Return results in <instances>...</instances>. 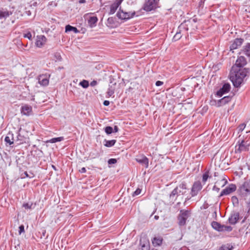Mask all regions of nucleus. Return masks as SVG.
Masks as SVG:
<instances>
[{
  "label": "nucleus",
  "mask_w": 250,
  "mask_h": 250,
  "mask_svg": "<svg viewBox=\"0 0 250 250\" xmlns=\"http://www.w3.org/2000/svg\"><path fill=\"white\" fill-rule=\"evenodd\" d=\"M248 71L246 69H240L235 74L230 76V79L235 87H240L244 81V78L247 76Z\"/></svg>",
  "instance_id": "obj_1"
},
{
  "label": "nucleus",
  "mask_w": 250,
  "mask_h": 250,
  "mask_svg": "<svg viewBox=\"0 0 250 250\" xmlns=\"http://www.w3.org/2000/svg\"><path fill=\"white\" fill-rule=\"evenodd\" d=\"M250 143L248 141L244 140L239 141L235 146L236 153H241L242 152L248 151L249 149Z\"/></svg>",
  "instance_id": "obj_2"
},
{
  "label": "nucleus",
  "mask_w": 250,
  "mask_h": 250,
  "mask_svg": "<svg viewBox=\"0 0 250 250\" xmlns=\"http://www.w3.org/2000/svg\"><path fill=\"white\" fill-rule=\"evenodd\" d=\"M211 226L215 230L219 232H230L232 230V228L231 226L221 225L216 221L212 222Z\"/></svg>",
  "instance_id": "obj_3"
},
{
  "label": "nucleus",
  "mask_w": 250,
  "mask_h": 250,
  "mask_svg": "<svg viewBox=\"0 0 250 250\" xmlns=\"http://www.w3.org/2000/svg\"><path fill=\"white\" fill-rule=\"evenodd\" d=\"M190 211L188 210H181L178 216V224L180 226L186 225L188 218L190 216Z\"/></svg>",
  "instance_id": "obj_4"
},
{
  "label": "nucleus",
  "mask_w": 250,
  "mask_h": 250,
  "mask_svg": "<svg viewBox=\"0 0 250 250\" xmlns=\"http://www.w3.org/2000/svg\"><path fill=\"white\" fill-rule=\"evenodd\" d=\"M135 15V11L125 12L122 10H120L117 13L118 18L121 20H127L133 18Z\"/></svg>",
  "instance_id": "obj_5"
},
{
  "label": "nucleus",
  "mask_w": 250,
  "mask_h": 250,
  "mask_svg": "<svg viewBox=\"0 0 250 250\" xmlns=\"http://www.w3.org/2000/svg\"><path fill=\"white\" fill-rule=\"evenodd\" d=\"M159 0H147L145 3L144 9L146 11H150L157 8Z\"/></svg>",
  "instance_id": "obj_6"
},
{
  "label": "nucleus",
  "mask_w": 250,
  "mask_h": 250,
  "mask_svg": "<svg viewBox=\"0 0 250 250\" xmlns=\"http://www.w3.org/2000/svg\"><path fill=\"white\" fill-rule=\"evenodd\" d=\"M240 194L242 197H246L250 194V183L247 182L244 183L239 188Z\"/></svg>",
  "instance_id": "obj_7"
},
{
  "label": "nucleus",
  "mask_w": 250,
  "mask_h": 250,
  "mask_svg": "<svg viewBox=\"0 0 250 250\" xmlns=\"http://www.w3.org/2000/svg\"><path fill=\"white\" fill-rule=\"evenodd\" d=\"M202 188V186L200 181H196L194 183L191 189L190 194L192 197H194L197 195L199 191Z\"/></svg>",
  "instance_id": "obj_8"
},
{
  "label": "nucleus",
  "mask_w": 250,
  "mask_h": 250,
  "mask_svg": "<svg viewBox=\"0 0 250 250\" xmlns=\"http://www.w3.org/2000/svg\"><path fill=\"white\" fill-rule=\"evenodd\" d=\"M236 189V186L235 185L231 184L229 185L228 187H226L224 189H223L221 192L220 193V196H223L224 195H229L230 193L233 192L235 191Z\"/></svg>",
  "instance_id": "obj_9"
},
{
  "label": "nucleus",
  "mask_w": 250,
  "mask_h": 250,
  "mask_svg": "<svg viewBox=\"0 0 250 250\" xmlns=\"http://www.w3.org/2000/svg\"><path fill=\"white\" fill-rule=\"evenodd\" d=\"M230 89V85L228 83H225L222 88H221L217 92V95L219 97H222L224 94H226V93H228Z\"/></svg>",
  "instance_id": "obj_10"
},
{
  "label": "nucleus",
  "mask_w": 250,
  "mask_h": 250,
  "mask_svg": "<svg viewBox=\"0 0 250 250\" xmlns=\"http://www.w3.org/2000/svg\"><path fill=\"white\" fill-rule=\"evenodd\" d=\"M46 38L44 35H38L36 37L35 44L37 47L41 48L46 42Z\"/></svg>",
  "instance_id": "obj_11"
},
{
  "label": "nucleus",
  "mask_w": 250,
  "mask_h": 250,
  "mask_svg": "<svg viewBox=\"0 0 250 250\" xmlns=\"http://www.w3.org/2000/svg\"><path fill=\"white\" fill-rule=\"evenodd\" d=\"M243 42V39L241 38H237L235 39L230 45V50L233 51V50L237 49L239 46H240L242 44Z\"/></svg>",
  "instance_id": "obj_12"
},
{
  "label": "nucleus",
  "mask_w": 250,
  "mask_h": 250,
  "mask_svg": "<svg viewBox=\"0 0 250 250\" xmlns=\"http://www.w3.org/2000/svg\"><path fill=\"white\" fill-rule=\"evenodd\" d=\"M141 248L139 250H150L149 241L146 239H141L140 241Z\"/></svg>",
  "instance_id": "obj_13"
},
{
  "label": "nucleus",
  "mask_w": 250,
  "mask_h": 250,
  "mask_svg": "<svg viewBox=\"0 0 250 250\" xmlns=\"http://www.w3.org/2000/svg\"><path fill=\"white\" fill-rule=\"evenodd\" d=\"M21 111L22 115L29 116L32 113V107L30 105L24 104L21 107Z\"/></svg>",
  "instance_id": "obj_14"
},
{
  "label": "nucleus",
  "mask_w": 250,
  "mask_h": 250,
  "mask_svg": "<svg viewBox=\"0 0 250 250\" xmlns=\"http://www.w3.org/2000/svg\"><path fill=\"white\" fill-rule=\"evenodd\" d=\"M123 0H115L113 3L110 6L109 14L112 15L115 13L119 5L121 4Z\"/></svg>",
  "instance_id": "obj_15"
},
{
  "label": "nucleus",
  "mask_w": 250,
  "mask_h": 250,
  "mask_svg": "<svg viewBox=\"0 0 250 250\" xmlns=\"http://www.w3.org/2000/svg\"><path fill=\"white\" fill-rule=\"evenodd\" d=\"M49 76L47 75H40L38 78L39 83L42 86H46L49 83Z\"/></svg>",
  "instance_id": "obj_16"
},
{
  "label": "nucleus",
  "mask_w": 250,
  "mask_h": 250,
  "mask_svg": "<svg viewBox=\"0 0 250 250\" xmlns=\"http://www.w3.org/2000/svg\"><path fill=\"white\" fill-rule=\"evenodd\" d=\"M136 161L142 165H144L146 168L148 167L149 162L148 159L145 155H142L136 158Z\"/></svg>",
  "instance_id": "obj_17"
},
{
  "label": "nucleus",
  "mask_w": 250,
  "mask_h": 250,
  "mask_svg": "<svg viewBox=\"0 0 250 250\" xmlns=\"http://www.w3.org/2000/svg\"><path fill=\"white\" fill-rule=\"evenodd\" d=\"M239 219V213L238 212H234L231 214L229 218V222L231 225L235 224Z\"/></svg>",
  "instance_id": "obj_18"
},
{
  "label": "nucleus",
  "mask_w": 250,
  "mask_h": 250,
  "mask_svg": "<svg viewBox=\"0 0 250 250\" xmlns=\"http://www.w3.org/2000/svg\"><path fill=\"white\" fill-rule=\"evenodd\" d=\"M247 63L246 60L244 57H238L235 62V65L238 67H242Z\"/></svg>",
  "instance_id": "obj_19"
},
{
  "label": "nucleus",
  "mask_w": 250,
  "mask_h": 250,
  "mask_svg": "<svg viewBox=\"0 0 250 250\" xmlns=\"http://www.w3.org/2000/svg\"><path fill=\"white\" fill-rule=\"evenodd\" d=\"M176 188L178 189L177 190L178 195H183L186 192L187 185L185 183H181Z\"/></svg>",
  "instance_id": "obj_20"
},
{
  "label": "nucleus",
  "mask_w": 250,
  "mask_h": 250,
  "mask_svg": "<svg viewBox=\"0 0 250 250\" xmlns=\"http://www.w3.org/2000/svg\"><path fill=\"white\" fill-rule=\"evenodd\" d=\"M98 18L96 16L90 17L87 20L88 24L91 28H93L96 25L98 21Z\"/></svg>",
  "instance_id": "obj_21"
},
{
  "label": "nucleus",
  "mask_w": 250,
  "mask_h": 250,
  "mask_svg": "<svg viewBox=\"0 0 250 250\" xmlns=\"http://www.w3.org/2000/svg\"><path fill=\"white\" fill-rule=\"evenodd\" d=\"M15 139L14 138L13 134L9 133L5 137L4 141L6 144L11 145L14 143V141H15Z\"/></svg>",
  "instance_id": "obj_22"
},
{
  "label": "nucleus",
  "mask_w": 250,
  "mask_h": 250,
  "mask_svg": "<svg viewBox=\"0 0 250 250\" xmlns=\"http://www.w3.org/2000/svg\"><path fill=\"white\" fill-rule=\"evenodd\" d=\"M231 99V97L230 96H225L223 97L218 101L217 103L218 106H222L227 104L230 101Z\"/></svg>",
  "instance_id": "obj_23"
},
{
  "label": "nucleus",
  "mask_w": 250,
  "mask_h": 250,
  "mask_svg": "<svg viewBox=\"0 0 250 250\" xmlns=\"http://www.w3.org/2000/svg\"><path fill=\"white\" fill-rule=\"evenodd\" d=\"M12 14V12L3 9H0V20L6 19Z\"/></svg>",
  "instance_id": "obj_24"
},
{
  "label": "nucleus",
  "mask_w": 250,
  "mask_h": 250,
  "mask_svg": "<svg viewBox=\"0 0 250 250\" xmlns=\"http://www.w3.org/2000/svg\"><path fill=\"white\" fill-rule=\"evenodd\" d=\"M163 241V238L161 237H155L152 240V243L154 247L160 246Z\"/></svg>",
  "instance_id": "obj_25"
},
{
  "label": "nucleus",
  "mask_w": 250,
  "mask_h": 250,
  "mask_svg": "<svg viewBox=\"0 0 250 250\" xmlns=\"http://www.w3.org/2000/svg\"><path fill=\"white\" fill-rule=\"evenodd\" d=\"M21 128H20L19 130V131L16 132L17 136H16V139H15V140H16L15 141L19 142L18 143V144L22 143L23 142L25 141V138H24V137L20 134V132L21 131Z\"/></svg>",
  "instance_id": "obj_26"
},
{
  "label": "nucleus",
  "mask_w": 250,
  "mask_h": 250,
  "mask_svg": "<svg viewBox=\"0 0 250 250\" xmlns=\"http://www.w3.org/2000/svg\"><path fill=\"white\" fill-rule=\"evenodd\" d=\"M242 51L245 55L250 57V43H248L243 47Z\"/></svg>",
  "instance_id": "obj_27"
},
{
  "label": "nucleus",
  "mask_w": 250,
  "mask_h": 250,
  "mask_svg": "<svg viewBox=\"0 0 250 250\" xmlns=\"http://www.w3.org/2000/svg\"><path fill=\"white\" fill-rule=\"evenodd\" d=\"M65 32H70V31H73L75 33H78L79 32V31L78 30V29L76 27H73L70 25H67L65 26Z\"/></svg>",
  "instance_id": "obj_28"
},
{
  "label": "nucleus",
  "mask_w": 250,
  "mask_h": 250,
  "mask_svg": "<svg viewBox=\"0 0 250 250\" xmlns=\"http://www.w3.org/2000/svg\"><path fill=\"white\" fill-rule=\"evenodd\" d=\"M178 189V188H176L172 191V192H171V193L169 195V198L170 199L172 200H175L177 197L178 195V192H177V190Z\"/></svg>",
  "instance_id": "obj_29"
},
{
  "label": "nucleus",
  "mask_w": 250,
  "mask_h": 250,
  "mask_svg": "<svg viewBox=\"0 0 250 250\" xmlns=\"http://www.w3.org/2000/svg\"><path fill=\"white\" fill-rule=\"evenodd\" d=\"M105 144L104 145L108 147H111L113 146L116 142L115 140H104Z\"/></svg>",
  "instance_id": "obj_30"
},
{
  "label": "nucleus",
  "mask_w": 250,
  "mask_h": 250,
  "mask_svg": "<svg viewBox=\"0 0 250 250\" xmlns=\"http://www.w3.org/2000/svg\"><path fill=\"white\" fill-rule=\"evenodd\" d=\"M79 85L84 88H87L89 86V83L88 81L83 80L79 83Z\"/></svg>",
  "instance_id": "obj_31"
},
{
  "label": "nucleus",
  "mask_w": 250,
  "mask_h": 250,
  "mask_svg": "<svg viewBox=\"0 0 250 250\" xmlns=\"http://www.w3.org/2000/svg\"><path fill=\"white\" fill-rule=\"evenodd\" d=\"M64 138L63 137H59L57 138H53L49 141V142L51 143H55L58 142H61L63 140Z\"/></svg>",
  "instance_id": "obj_32"
},
{
  "label": "nucleus",
  "mask_w": 250,
  "mask_h": 250,
  "mask_svg": "<svg viewBox=\"0 0 250 250\" xmlns=\"http://www.w3.org/2000/svg\"><path fill=\"white\" fill-rule=\"evenodd\" d=\"M246 125L245 123L240 124L237 127L238 133H240L242 132L246 127Z\"/></svg>",
  "instance_id": "obj_33"
},
{
  "label": "nucleus",
  "mask_w": 250,
  "mask_h": 250,
  "mask_svg": "<svg viewBox=\"0 0 250 250\" xmlns=\"http://www.w3.org/2000/svg\"><path fill=\"white\" fill-rule=\"evenodd\" d=\"M104 131L106 134H110L113 132V129L112 127L108 126L105 127Z\"/></svg>",
  "instance_id": "obj_34"
},
{
  "label": "nucleus",
  "mask_w": 250,
  "mask_h": 250,
  "mask_svg": "<svg viewBox=\"0 0 250 250\" xmlns=\"http://www.w3.org/2000/svg\"><path fill=\"white\" fill-rule=\"evenodd\" d=\"M232 247L229 245L222 246L219 250H231Z\"/></svg>",
  "instance_id": "obj_35"
},
{
  "label": "nucleus",
  "mask_w": 250,
  "mask_h": 250,
  "mask_svg": "<svg viewBox=\"0 0 250 250\" xmlns=\"http://www.w3.org/2000/svg\"><path fill=\"white\" fill-rule=\"evenodd\" d=\"M114 93V88L110 86L107 92V95L109 97L111 96Z\"/></svg>",
  "instance_id": "obj_36"
},
{
  "label": "nucleus",
  "mask_w": 250,
  "mask_h": 250,
  "mask_svg": "<svg viewBox=\"0 0 250 250\" xmlns=\"http://www.w3.org/2000/svg\"><path fill=\"white\" fill-rule=\"evenodd\" d=\"M208 171L206 172L203 175V178H202V181L204 183H205L206 181H207L208 178Z\"/></svg>",
  "instance_id": "obj_37"
},
{
  "label": "nucleus",
  "mask_w": 250,
  "mask_h": 250,
  "mask_svg": "<svg viewBox=\"0 0 250 250\" xmlns=\"http://www.w3.org/2000/svg\"><path fill=\"white\" fill-rule=\"evenodd\" d=\"M182 36L180 32H177L176 34L173 37V39L174 41H177L181 38Z\"/></svg>",
  "instance_id": "obj_38"
},
{
  "label": "nucleus",
  "mask_w": 250,
  "mask_h": 250,
  "mask_svg": "<svg viewBox=\"0 0 250 250\" xmlns=\"http://www.w3.org/2000/svg\"><path fill=\"white\" fill-rule=\"evenodd\" d=\"M32 207V203H25L23 205V207H24L25 209H32L33 208Z\"/></svg>",
  "instance_id": "obj_39"
},
{
  "label": "nucleus",
  "mask_w": 250,
  "mask_h": 250,
  "mask_svg": "<svg viewBox=\"0 0 250 250\" xmlns=\"http://www.w3.org/2000/svg\"><path fill=\"white\" fill-rule=\"evenodd\" d=\"M231 201L234 205H237L238 204V200L236 196H232L231 197Z\"/></svg>",
  "instance_id": "obj_40"
},
{
  "label": "nucleus",
  "mask_w": 250,
  "mask_h": 250,
  "mask_svg": "<svg viewBox=\"0 0 250 250\" xmlns=\"http://www.w3.org/2000/svg\"><path fill=\"white\" fill-rule=\"evenodd\" d=\"M23 37L25 38L28 39L29 40H32V34L30 32L26 34H24Z\"/></svg>",
  "instance_id": "obj_41"
},
{
  "label": "nucleus",
  "mask_w": 250,
  "mask_h": 250,
  "mask_svg": "<svg viewBox=\"0 0 250 250\" xmlns=\"http://www.w3.org/2000/svg\"><path fill=\"white\" fill-rule=\"evenodd\" d=\"M117 161L116 159L111 158L108 160V165L115 164L117 163Z\"/></svg>",
  "instance_id": "obj_42"
},
{
  "label": "nucleus",
  "mask_w": 250,
  "mask_h": 250,
  "mask_svg": "<svg viewBox=\"0 0 250 250\" xmlns=\"http://www.w3.org/2000/svg\"><path fill=\"white\" fill-rule=\"evenodd\" d=\"M141 189L138 188L134 192H133L132 196L134 197L138 195L141 193Z\"/></svg>",
  "instance_id": "obj_43"
},
{
  "label": "nucleus",
  "mask_w": 250,
  "mask_h": 250,
  "mask_svg": "<svg viewBox=\"0 0 250 250\" xmlns=\"http://www.w3.org/2000/svg\"><path fill=\"white\" fill-rule=\"evenodd\" d=\"M24 231V227L23 225H21L19 227V234H21V233L23 232Z\"/></svg>",
  "instance_id": "obj_44"
},
{
  "label": "nucleus",
  "mask_w": 250,
  "mask_h": 250,
  "mask_svg": "<svg viewBox=\"0 0 250 250\" xmlns=\"http://www.w3.org/2000/svg\"><path fill=\"white\" fill-rule=\"evenodd\" d=\"M220 182L222 183V187H224L227 183V180H226L225 179H222L220 182L218 181L217 182V184H219Z\"/></svg>",
  "instance_id": "obj_45"
},
{
  "label": "nucleus",
  "mask_w": 250,
  "mask_h": 250,
  "mask_svg": "<svg viewBox=\"0 0 250 250\" xmlns=\"http://www.w3.org/2000/svg\"><path fill=\"white\" fill-rule=\"evenodd\" d=\"M163 84V82H162V81H158L155 83V85L157 86H161V85H162Z\"/></svg>",
  "instance_id": "obj_46"
},
{
  "label": "nucleus",
  "mask_w": 250,
  "mask_h": 250,
  "mask_svg": "<svg viewBox=\"0 0 250 250\" xmlns=\"http://www.w3.org/2000/svg\"><path fill=\"white\" fill-rule=\"evenodd\" d=\"M79 171L82 173H84L86 172V169L85 167H82L81 169L79 170Z\"/></svg>",
  "instance_id": "obj_47"
},
{
  "label": "nucleus",
  "mask_w": 250,
  "mask_h": 250,
  "mask_svg": "<svg viewBox=\"0 0 250 250\" xmlns=\"http://www.w3.org/2000/svg\"><path fill=\"white\" fill-rule=\"evenodd\" d=\"M97 81H93L92 82H91L90 85L92 86H94L96 85L97 84Z\"/></svg>",
  "instance_id": "obj_48"
},
{
  "label": "nucleus",
  "mask_w": 250,
  "mask_h": 250,
  "mask_svg": "<svg viewBox=\"0 0 250 250\" xmlns=\"http://www.w3.org/2000/svg\"><path fill=\"white\" fill-rule=\"evenodd\" d=\"M213 190H214V191H216L217 192H218L220 190V188L217 187L215 185L214 186V187H213Z\"/></svg>",
  "instance_id": "obj_49"
},
{
  "label": "nucleus",
  "mask_w": 250,
  "mask_h": 250,
  "mask_svg": "<svg viewBox=\"0 0 250 250\" xmlns=\"http://www.w3.org/2000/svg\"><path fill=\"white\" fill-rule=\"evenodd\" d=\"M109 104V102L107 100H105L103 103L104 105L105 106H108Z\"/></svg>",
  "instance_id": "obj_50"
},
{
  "label": "nucleus",
  "mask_w": 250,
  "mask_h": 250,
  "mask_svg": "<svg viewBox=\"0 0 250 250\" xmlns=\"http://www.w3.org/2000/svg\"><path fill=\"white\" fill-rule=\"evenodd\" d=\"M113 132H117L118 131V127L117 125L114 126Z\"/></svg>",
  "instance_id": "obj_51"
},
{
  "label": "nucleus",
  "mask_w": 250,
  "mask_h": 250,
  "mask_svg": "<svg viewBox=\"0 0 250 250\" xmlns=\"http://www.w3.org/2000/svg\"><path fill=\"white\" fill-rule=\"evenodd\" d=\"M85 2V0H79V3H84Z\"/></svg>",
  "instance_id": "obj_52"
},
{
  "label": "nucleus",
  "mask_w": 250,
  "mask_h": 250,
  "mask_svg": "<svg viewBox=\"0 0 250 250\" xmlns=\"http://www.w3.org/2000/svg\"><path fill=\"white\" fill-rule=\"evenodd\" d=\"M52 168H53L54 170H56V167H55L54 166H53V165H52Z\"/></svg>",
  "instance_id": "obj_53"
},
{
  "label": "nucleus",
  "mask_w": 250,
  "mask_h": 250,
  "mask_svg": "<svg viewBox=\"0 0 250 250\" xmlns=\"http://www.w3.org/2000/svg\"><path fill=\"white\" fill-rule=\"evenodd\" d=\"M154 218L156 219H158L159 218V216L156 215V216H155Z\"/></svg>",
  "instance_id": "obj_54"
},
{
  "label": "nucleus",
  "mask_w": 250,
  "mask_h": 250,
  "mask_svg": "<svg viewBox=\"0 0 250 250\" xmlns=\"http://www.w3.org/2000/svg\"><path fill=\"white\" fill-rule=\"evenodd\" d=\"M57 58H58V59H59L60 58H61V56L58 55V57H57Z\"/></svg>",
  "instance_id": "obj_55"
},
{
  "label": "nucleus",
  "mask_w": 250,
  "mask_h": 250,
  "mask_svg": "<svg viewBox=\"0 0 250 250\" xmlns=\"http://www.w3.org/2000/svg\"><path fill=\"white\" fill-rule=\"evenodd\" d=\"M25 174L27 177L28 176V174L26 172H25Z\"/></svg>",
  "instance_id": "obj_56"
},
{
  "label": "nucleus",
  "mask_w": 250,
  "mask_h": 250,
  "mask_svg": "<svg viewBox=\"0 0 250 250\" xmlns=\"http://www.w3.org/2000/svg\"><path fill=\"white\" fill-rule=\"evenodd\" d=\"M45 231L44 230V232H43V236H44V234H45Z\"/></svg>",
  "instance_id": "obj_57"
}]
</instances>
